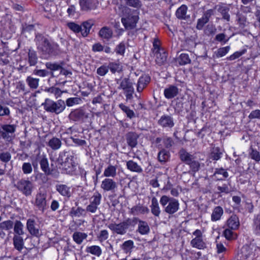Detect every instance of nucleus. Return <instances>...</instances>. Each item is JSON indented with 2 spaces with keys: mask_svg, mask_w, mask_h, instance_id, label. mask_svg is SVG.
I'll list each match as a JSON object with an SVG mask.
<instances>
[{
  "mask_svg": "<svg viewBox=\"0 0 260 260\" xmlns=\"http://www.w3.org/2000/svg\"><path fill=\"white\" fill-rule=\"evenodd\" d=\"M38 50L44 55H56L61 52L59 45L51 42L41 34H37L35 39Z\"/></svg>",
  "mask_w": 260,
  "mask_h": 260,
  "instance_id": "f257e3e1",
  "label": "nucleus"
},
{
  "mask_svg": "<svg viewBox=\"0 0 260 260\" xmlns=\"http://www.w3.org/2000/svg\"><path fill=\"white\" fill-rule=\"evenodd\" d=\"M121 14V22L125 29L134 28L139 20L138 12L124 6L122 7Z\"/></svg>",
  "mask_w": 260,
  "mask_h": 260,
  "instance_id": "f03ea898",
  "label": "nucleus"
},
{
  "mask_svg": "<svg viewBox=\"0 0 260 260\" xmlns=\"http://www.w3.org/2000/svg\"><path fill=\"white\" fill-rule=\"evenodd\" d=\"M164 211L169 215H173L179 209V203L178 200L166 195L162 196L159 201Z\"/></svg>",
  "mask_w": 260,
  "mask_h": 260,
  "instance_id": "7ed1b4c3",
  "label": "nucleus"
},
{
  "mask_svg": "<svg viewBox=\"0 0 260 260\" xmlns=\"http://www.w3.org/2000/svg\"><path fill=\"white\" fill-rule=\"evenodd\" d=\"M136 221L137 219L128 218L119 223H110L108 227L113 233L123 235L126 234L129 227H135Z\"/></svg>",
  "mask_w": 260,
  "mask_h": 260,
  "instance_id": "20e7f679",
  "label": "nucleus"
},
{
  "mask_svg": "<svg viewBox=\"0 0 260 260\" xmlns=\"http://www.w3.org/2000/svg\"><path fill=\"white\" fill-rule=\"evenodd\" d=\"M42 105L46 111L56 114L61 113L66 108L65 103L62 100L54 102L50 99H46Z\"/></svg>",
  "mask_w": 260,
  "mask_h": 260,
  "instance_id": "39448f33",
  "label": "nucleus"
},
{
  "mask_svg": "<svg viewBox=\"0 0 260 260\" xmlns=\"http://www.w3.org/2000/svg\"><path fill=\"white\" fill-rule=\"evenodd\" d=\"M259 254L260 247L254 244L245 245L241 248L240 258L241 260H253L255 255L258 256Z\"/></svg>",
  "mask_w": 260,
  "mask_h": 260,
  "instance_id": "423d86ee",
  "label": "nucleus"
},
{
  "mask_svg": "<svg viewBox=\"0 0 260 260\" xmlns=\"http://www.w3.org/2000/svg\"><path fill=\"white\" fill-rule=\"evenodd\" d=\"M74 158L73 155L69 154L67 152H63L59 154L57 162L60 165L59 168L66 170H72L75 166Z\"/></svg>",
  "mask_w": 260,
  "mask_h": 260,
  "instance_id": "0eeeda50",
  "label": "nucleus"
},
{
  "mask_svg": "<svg viewBox=\"0 0 260 260\" xmlns=\"http://www.w3.org/2000/svg\"><path fill=\"white\" fill-rule=\"evenodd\" d=\"M17 125L5 124L1 126L0 136L4 140L9 142L15 137Z\"/></svg>",
  "mask_w": 260,
  "mask_h": 260,
  "instance_id": "6e6552de",
  "label": "nucleus"
},
{
  "mask_svg": "<svg viewBox=\"0 0 260 260\" xmlns=\"http://www.w3.org/2000/svg\"><path fill=\"white\" fill-rule=\"evenodd\" d=\"M15 186L25 196H30L34 188L33 184L30 181L24 179L19 180Z\"/></svg>",
  "mask_w": 260,
  "mask_h": 260,
  "instance_id": "1a4fd4ad",
  "label": "nucleus"
},
{
  "mask_svg": "<svg viewBox=\"0 0 260 260\" xmlns=\"http://www.w3.org/2000/svg\"><path fill=\"white\" fill-rule=\"evenodd\" d=\"M101 194L98 191L94 192L90 199L89 204L86 208V211L91 213H95L98 209V206L101 204Z\"/></svg>",
  "mask_w": 260,
  "mask_h": 260,
  "instance_id": "9d476101",
  "label": "nucleus"
},
{
  "mask_svg": "<svg viewBox=\"0 0 260 260\" xmlns=\"http://www.w3.org/2000/svg\"><path fill=\"white\" fill-rule=\"evenodd\" d=\"M195 237L190 241L191 245L199 249H203L206 247V244L203 240V233L200 230H196L192 233Z\"/></svg>",
  "mask_w": 260,
  "mask_h": 260,
  "instance_id": "9b49d317",
  "label": "nucleus"
},
{
  "mask_svg": "<svg viewBox=\"0 0 260 260\" xmlns=\"http://www.w3.org/2000/svg\"><path fill=\"white\" fill-rule=\"evenodd\" d=\"M118 89H123L125 93V96L127 99H131L133 98V94L134 92V88L133 86V83L130 81L128 78H124L120 82Z\"/></svg>",
  "mask_w": 260,
  "mask_h": 260,
  "instance_id": "f8f14e48",
  "label": "nucleus"
},
{
  "mask_svg": "<svg viewBox=\"0 0 260 260\" xmlns=\"http://www.w3.org/2000/svg\"><path fill=\"white\" fill-rule=\"evenodd\" d=\"M101 188L105 192H115L118 189V183L113 179L106 178L101 183Z\"/></svg>",
  "mask_w": 260,
  "mask_h": 260,
  "instance_id": "ddd939ff",
  "label": "nucleus"
},
{
  "mask_svg": "<svg viewBox=\"0 0 260 260\" xmlns=\"http://www.w3.org/2000/svg\"><path fill=\"white\" fill-rule=\"evenodd\" d=\"M47 194L45 193L39 192L36 196L35 206L42 213H44L47 209Z\"/></svg>",
  "mask_w": 260,
  "mask_h": 260,
  "instance_id": "4468645a",
  "label": "nucleus"
},
{
  "mask_svg": "<svg viewBox=\"0 0 260 260\" xmlns=\"http://www.w3.org/2000/svg\"><path fill=\"white\" fill-rule=\"evenodd\" d=\"M214 14V9H209L203 13L202 18L198 20L196 26L197 29L198 30L202 29L205 24L209 22L210 18Z\"/></svg>",
  "mask_w": 260,
  "mask_h": 260,
  "instance_id": "2eb2a0df",
  "label": "nucleus"
},
{
  "mask_svg": "<svg viewBox=\"0 0 260 260\" xmlns=\"http://www.w3.org/2000/svg\"><path fill=\"white\" fill-rule=\"evenodd\" d=\"M88 117V114L82 109H76L71 112L69 115V119L74 121L83 122Z\"/></svg>",
  "mask_w": 260,
  "mask_h": 260,
  "instance_id": "dca6fc26",
  "label": "nucleus"
},
{
  "mask_svg": "<svg viewBox=\"0 0 260 260\" xmlns=\"http://www.w3.org/2000/svg\"><path fill=\"white\" fill-rule=\"evenodd\" d=\"M158 124L163 128H171L174 125V121L172 115L164 114L158 120Z\"/></svg>",
  "mask_w": 260,
  "mask_h": 260,
  "instance_id": "f3484780",
  "label": "nucleus"
},
{
  "mask_svg": "<svg viewBox=\"0 0 260 260\" xmlns=\"http://www.w3.org/2000/svg\"><path fill=\"white\" fill-rule=\"evenodd\" d=\"M26 228L29 233L32 236L38 237L41 235L39 225L34 219L29 218L27 220Z\"/></svg>",
  "mask_w": 260,
  "mask_h": 260,
  "instance_id": "a211bd4d",
  "label": "nucleus"
},
{
  "mask_svg": "<svg viewBox=\"0 0 260 260\" xmlns=\"http://www.w3.org/2000/svg\"><path fill=\"white\" fill-rule=\"evenodd\" d=\"M133 218L137 219L135 226L138 223L137 231L141 235H147L150 232V228L146 221L140 220L139 218L136 217H133Z\"/></svg>",
  "mask_w": 260,
  "mask_h": 260,
  "instance_id": "6ab92c4d",
  "label": "nucleus"
},
{
  "mask_svg": "<svg viewBox=\"0 0 260 260\" xmlns=\"http://www.w3.org/2000/svg\"><path fill=\"white\" fill-rule=\"evenodd\" d=\"M98 35L102 39L109 41L113 37V32L110 27L104 26L99 30Z\"/></svg>",
  "mask_w": 260,
  "mask_h": 260,
  "instance_id": "aec40b11",
  "label": "nucleus"
},
{
  "mask_svg": "<svg viewBox=\"0 0 260 260\" xmlns=\"http://www.w3.org/2000/svg\"><path fill=\"white\" fill-rule=\"evenodd\" d=\"M179 155L180 160L186 164L188 165L192 159L196 158L193 154L188 152L185 149L182 148L179 152Z\"/></svg>",
  "mask_w": 260,
  "mask_h": 260,
  "instance_id": "412c9836",
  "label": "nucleus"
},
{
  "mask_svg": "<svg viewBox=\"0 0 260 260\" xmlns=\"http://www.w3.org/2000/svg\"><path fill=\"white\" fill-rule=\"evenodd\" d=\"M126 142L129 146L131 148L135 147L138 143V135L134 132H129L126 136Z\"/></svg>",
  "mask_w": 260,
  "mask_h": 260,
  "instance_id": "4be33fe9",
  "label": "nucleus"
},
{
  "mask_svg": "<svg viewBox=\"0 0 260 260\" xmlns=\"http://www.w3.org/2000/svg\"><path fill=\"white\" fill-rule=\"evenodd\" d=\"M79 4L81 10L83 11H87L96 8V5L93 0H80Z\"/></svg>",
  "mask_w": 260,
  "mask_h": 260,
  "instance_id": "5701e85b",
  "label": "nucleus"
},
{
  "mask_svg": "<svg viewBox=\"0 0 260 260\" xmlns=\"http://www.w3.org/2000/svg\"><path fill=\"white\" fill-rule=\"evenodd\" d=\"M94 24V21L93 19H89L82 22L81 25V27H83V28H82V36L83 37H86L88 36Z\"/></svg>",
  "mask_w": 260,
  "mask_h": 260,
  "instance_id": "b1692460",
  "label": "nucleus"
},
{
  "mask_svg": "<svg viewBox=\"0 0 260 260\" xmlns=\"http://www.w3.org/2000/svg\"><path fill=\"white\" fill-rule=\"evenodd\" d=\"M178 88L174 85H170L164 90V95L166 98L170 99L174 98L178 94Z\"/></svg>",
  "mask_w": 260,
  "mask_h": 260,
  "instance_id": "393cba45",
  "label": "nucleus"
},
{
  "mask_svg": "<svg viewBox=\"0 0 260 260\" xmlns=\"http://www.w3.org/2000/svg\"><path fill=\"white\" fill-rule=\"evenodd\" d=\"M212 176L217 180H223L228 177L229 174L226 170L222 168H216Z\"/></svg>",
  "mask_w": 260,
  "mask_h": 260,
  "instance_id": "a878e982",
  "label": "nucleus"
},
{
  "mask_svg": "<svg viewBox=\"0 0 260 260\" xmlns=\"http://www.w3.org/2000/svg\"><path fill=\"white\" fill-rule=\"evenodd\" d=\"M150 81V78L149 76L146 75L142 76L139 78L137 83V91L139 92H142Z\"/></svg>",
  "mask_w": 260,
  "mask_h": 260,
  "instance_id": "bb28decb",
  "label": "nucleus"
},
{
  "mask_svg": "<svg viewBox=\"0 0 260 260\" xmlns=\"http://www.w3.org/2000/svg\"><path fill=\"white\" fill-rule=\"evenodd\" d=\"M149 212V210L148 207L141 204H138L133 207L130 211L131 213L133 215L147 214Z\"/></svg>",
  "mask_w": 260,
  "mask_h": 260,
  "instance_id": "cd10ccee",
  "label": "nucleus"
},
{
  "mask_svg": "<svg viewBox=\"0 0 260 260\" xmlns=\"http://www.w3.org/2000/svg\"><path fill=\"white\" fill-rule=\"evenodd\" d=\"M56 190L62 196L69 198L71 196V188L65 184H57Z\"/></svg>",
  "mask_w": 260,
  "mask_h": 260,
  "instance_id": "c85d7f7f",
  "label": "nucleus"
},
{
  "mask_svg": "<svg viewBox=\"0 0 260 260\" xmlns=\"http://www.w3.org/2000/svg\"><path fill=\"white\" fill-rule=\"evenodd\" d=\"M150 207L152 214L155 216L159 217L161 210L159 206L157 200L155 197L152 198L151 204Z\"/></svg>",
  "mask_w": 260,
  "mask_h": 260,
  "instance_id": "c756f323",
  "label": "nucleus"
},
{
  "mask_svg": "<svg viewBox=\"0 0 260 260\" xmlns=\"http://www.w3.org/2000/svg\"><path fill=\"white\" fill-rule=\"evenodd\" d=\"M155 61L159 65L163 64L167 61V54L164 50H160L158 49L156 51L155 53Z\"/></svg>",
  "mask_w": 260,
  "mask_h": 260,
  "instance_id": "7c9ffc66",
  "label": "nucleus"
},
{
  "mask_svg": "<svg viewBox=\"0 0 260 260\" xmlns=\"http://www.w3.org/2000/svg\"><path fill=\"white\" fill-rule=\"evenodd\" d=\"M187 7L182 5L177 9L176 12V16L179 19H187L189 18V15H187Z\"/></svg>",
  "mask_w": 260,
  "mask_h": 260,
  "instance_id": "2f4dec72",
  "label": "nucleus"
},
{
  "mask_svg": "<svg viewBox=\"0 0 260 260\" xmlns=\"http://www.w3.org/2000/svg\"><path fill=\"white\" fill-rule=\"evenodd\" d=\"M86 210L80 207L77 208H72L70 212V215L73 217H80L81 216H85L86 214Z\"/></svg>",
  "mask_w": 260,
  "mask_h": 260,
  "instance_id": "473e14b6",
  "label": "nucleus"
},
{
  "mask_svg": "<svg viewBox=\"0 0 260 260\" xmlns=\"http://www.w3.org/2000/svg\"><path fill=\"white\" fill-rule=\"evenodd\" d=\"M126 167L128 170L132 172L137 173H141L143 172V169L136 162L132 160H128L126 162Z\"/></svg>",
  "mask_w": 260,
  "mask_h": 260,
  "instance_id": "72a5a7b5",
  "label": "nucleus"
},
{
  "mask_svg": "<svg viewBox=\"0 0 260 260\" xmlns=\"http://www.w3.org/2000/svg\"><path fill=\"white\" fill-rule=\"evenodd\" d=\"M227 225L231 230L237 229L240 225V222L238 216L236 215H233L227 220Z\"/></svg>",
  "mask_w": 260,
  "mask_h": 260,
  "instance_id": "f704fd0d",
  "label": "nucleus"
},
{
  "mask_svg": "<svg viewBox=\"0 0 260 260\" xmlns=\"http://www.w3.org/2000/svg\"><path fill=\"white\" fill-rule=\"evenodd\" d=\"M214 9L217 11L222 15V18L229 21L230 20V15L229 13L230 9L225 6L217 5L215 7Z\"/></svg>",
  "mask_w": 260,
  "mask_h": 260,
  "instance_id": "c9c22d12",
  "label": "nucleus"
},
{
  "mask_svg": "<svg viewBox=\"0 0 260 260\" xmlns=\"http://www.w3.org/2000/svg\"><path fill=\"white\" fill-rule=\"evenodd\" d=\"M117 167L112 165H109L106 168H105L103 176L106 178H114L117 174Z\"/></svg>",
  "mask_w": 260,
  "mask_h": 260,
  "instance_id": "e433bc0d",
  "label": "nucleus"
},
{
  "mask_svg": "<svg viewBox=\"0 0 260 260\" xmlns=\"http://www.w3.org/2000/svg\"><path fill=\"white\" fill-rule=\"evenodd\" d=\"M62 145L61 140L55 137L51 138L47 143V146L50 147L53 150L59 149Z\"/></svg>",
  "mask_w": 260,
  "mask_h": 260,
  "instance_id": "4c0bfd02",
  "label": "nucleus"
},
{
  "mask_svg": "<svg viewBox=\"0 0 260 260\" xmlns=\"http://www.w3.org/2000/svg\"><path fill=\"white\" fill-rule=\"evenodd\" d=\"M13 240L15 248L19 251H21L24 247V241L22 237L19 235H14Z\"/></svg>",
  "mask_w": 260,
  "mask_h": 260,
  "instance_id": "58836bf2",
  "label": "nucleus"
},
{
  "mask_svg": "<svg viewBox=\"0 0 260 260\" xmlns=\"http://www.w3.org/2000/svg\"><path fill=\"white\" fill-rule=\"evenodd\" d=\"M223 213L222 208L220 206H216L213 210L211 214V220L216 221L221 218V216Z\"/></svg>",
  "mask_w": 260,
  "mask_h": 260,
  "instance_id": "ea45409f",
  "label": "nucleus"
},
{
  "mask_svg": "<svg viewBox=\"0 0 260 260\" xmlns=\"http://www.w3.org/2000/svg\"><path fill=\"white\" fill-rule=\"evenodd\" d=\"M87 237V235L86 233L76 232L73 235V239L74 241L78 244H81L84 239Z\"/></svg>",
  "mask_w": 260,
  "mask_h": 260,
  "instance_id": "a19ab883",
  "label": "nucleus"
},
{
  "mask_svg": "<svg viewBox=\"0 0 260 260\" xmlns=\"http://www.w3.org/2000/svg\"><path fill=\"white\" fill-rule=\"evenodd\" d=\"M86 252L99 257L101 255L102 251L100 246L93 245L87 247L86 249Z\"/></svg>",
  "mask_w": 260,
  "mask_h": 260,
  "instance_id": "79ce46f5",
  "label": "nucleus"
},
{
  "mask_svg": "<svg viewBox=\"0 0 260 260\" xmlns=\"http://www.w3.org/2000/svg\"><path fill=\"white\" fill-rule=\"evenodd\" d=\"M40 164L42 170L45 173V174L48 175L50 174V170L49 167V163L47 158L44 156L43 157L40 161Z\"/></svg>",
  "mask_w": 260,
  "mask_h": 260,
  "instance_id": "37998d69",
  "label": "nucleus"
},
{
  "mask_svg": "<svg viewBox=\"0 0 260 260\" xmlns=\"http://www.w3.org/2000/svg\"><path fill=\"white\" fill-rule=\"evenodd\" d=\"M177 60L180 66H184L191 62L190 57L187 53H181L177 58Z\"/></svg>",
  "mask_w": 260,
  "mask_h": 260,
  "instance_id": "c03bdc74",
  "label": "nucleus"
},
{
  "mask_svg": "<svg viewBox=\"0 0 260 260\" xmlns=\"http://www.w3.org/2000/svg\"><path fill=\"white\" fill-rule=\"evenodd\" d=\"M157 157L159 162L165 163L169 160L170 153L165 149H162L159 152Z\"/></svg>",
  "mask_w": 260,
  "mask_h": 260,
  "instance_id": "a18cd8bd",
  "label": "nucleus"
},
{
  "mask_svg": "<svg viewBox=\"0 0 260 260\" xmlns=\"http://www.w3.org/2000/svg\"><path fill=\"white\" fill-rule=\"evenodd\" d=\"M134 247V243L133 241L129 240L125 241L121 245L122 249L125 253H131Z\"/></svg>",
  "mask_w": 260,
  "mask_h": 260,
  "instance_id": "49530a36",
  "label": "nucleus"
},
{
  "mask_svg": "<svg viewBox=\"0 0 260 260\" xmlns=\"http://www.w3.org/2000/svg\"><path fill=\"white\" fill-rule=\"evenodd\" d=\"M222 155V152L218 147H213L209 155V158L212 160H217L219 159Z\"/></svg>",
  "mask_w": 260,
  "mask_h": 260,
  "instance_id": "de8ad7c7",
  "label": "nucleus"
},
{
  "mask_svg": "<svg viewBox=\"0 0 260 260\" xmlns=\"http://www.w3.org/2000/svg\"><path fill=\"white\" fill-rule=\"evenodd\" d=\"M26 82L30 88L35 89L39 86V79L28 76L26 79Z\"/></svg>",
  "mask_w": 260,
  "mask_h": 260,
  "instance_id": "09e8293b",
  "label": "nucleus"
},
{
  "mask_svg": "<svg viewBox=\"0 0 260 260\" xmlns=\"http://www.w3.org/2000/svg\"><path fill=\"white\" fill-rule=\"evenodd\" d=\"M14 231L16 235L21 236L24 234L23 231V225L22 222L19 220H16L15 222Z\"/></svg>",
  "mask_w": 260,
  "mask_h": 260,
  "instance_id": "8fccbe9b",
  "label": "nucleus"
},
{
  "mask_svg": "<svg viewBox=\"0 0 260 260\" xmlns=\"http://www.w3.org/2000/svg\"><path fill=\"white\" fill-rule=\"evenodd\" d=\"M124 4L129 7L136 9H140L142 6V3L140 0H123Z\"/></svg>",
  "mask_w": 260,
  "mask_h": 260,
  "instance_id": "3c124183",
  "label": "nucleus"
},
{
  "mask_svg": "<svg viewBox=\"0 0 260 260\" xmlns=\"http://www.w3.org/2000/svg\"><path fill=\"white\" fill-rule=\"evenodd\" d=\"M119 107L126 114L127 117L131 119L135 117V113L128 107L121 103L119 105Z\"/></svg>",
  "mask_w": 260,
  "mask_h": 260,
  "instance_id": "603ef678",
  "label": "nucleus"
},
{
  "mask_svg": "<svg viewBox=\"0 0 260 260\" xmlns=\"http://www.w3.org/2000/svg\"><path fill=\"white\" fill-rule=\"evenodd\" d=\"M28 62L30 66H35L38 61L37 53L35 51L29 50L28 53Z\"/></svg>",
  "mask_w": 260,
  "mask_h": 260,
  "instance_id": "864d4df0",
  "label": "nucleus"
},
{
  "mask_svg": "<svg viewBox=\"0 0 260 260\" xmlns=\"http://www.w3.org/2000/svg\"><path fill=\"white\" fill-rule=\"evenodd\" d=\"M253 226L255 234L260 235V214H258L254 217Z\"/></svg>",
  "mask_w": 260,
  "mask_h": 260,
  "instance_id": "5fc2aeb1",
  "label": "nucleus"
},
{
  "mask_svg": "<svg viewBox=\"0 0 260 260\" xmlns=\"http://www.w3.org/2000/svg\"><path fill=\"white\" fill-rule=\"evenodd\" d=\"M68 27L75 33L81 32L82 33L81 26L73 22H70L67 23Z\"/></svg>",
  "mask_w": 260,
  "mask_h": 260,
  "instance_id": "6e6d98bb",
  "label": "nucleus"
},
{
  "mask_svg": "<svg viewBox=\"0 0 260 260\" xmlns=\"http://www.w3.org/2000/svg\"><path fill=\"white\" fill-rule=\"evenodd\" d=\"M13 222L8 220L0 223V229L3 230L8 231L13 228Z\"/></svg>",
  "mask_w": 260,
  "mask_h": 260,
  "instance_id": "4d7b16f0",
  "label": "nucleus"
},
{
  "mask_svg": "<svg viewBox=\"0 0 260 260\" xmlns=\"http://www.w3.org/2000/svg\"><path fill=\"white\" fill-rule=\"evenodd\" d=\"M46 91L49 93L54 94L56 99L60 97L62 93H63V91H61L59 88L55 87L48 88L46 89Z\"/></svg>",
  "mask_w": 260,
  "mask_h": 260,
  "instance_id": "13d9d810",
  "label": "nucleus"
},
{
  "mask_svg": "<svg viewBox=\"0 0 260 260\" xmlns=\"http://www.w3.org/2000/svg\"><path fill=\"white\" fill-rule=\"evenodd\" d=\"M109 69L112 73L119 72L122 70L121 66L119 63L110 62L108 65Z\"/></svg>",
  "mask_w": 260,
  "mask_h": 260,
  "instance_id": "bf43d9fd",
  "label": "nucleus"
},
{
  "mask_svg": "<svg viewBox=\"0 0 260 260\" xmlns=\"http://www.w3.org/2000/svg\"><path fill=\"white\" fill-rule=\"evenodd\" d=\"M46 67L51 71H58L62 68V66L56 62H48L45 64Z\"/></svg>",
  "mask_w": 260,
  "mask_h": 260,
  "instance_id": "052dcab7",
  "label": "nucleus"
},
{
  "mask_svg": "<svg viewBox=\"0 0 260 260\" xmlns=\"http://www.w3.org/2000/svg\"><path fill=\"white\" fill-rule=\"evenodd\" d=\"M11 154L9 152H3L0 153L1 161L6 164L11 160Z\"/></svg>",
  "mask_w": 260,
  "mask_h": 260,
  "instance_id": "680f3d73",
  "label": "nucleus"
},
{
  "mask_svg": "<svg viewBox=\"0 0 260 260\" xmlns=\"http://www.w3.org/2000/svg\"><path fill=\"white\" fill-rule=\"evenodd\" d=\"M108 237L109 233L106 230H101L98 236V239L101 242L106 240Z\"/></svg>",
  "mask_w": 260,
  "mask_h": 260,
  "instance_id": "e2e57ef3",
  "label": "nucleus"
},
{
  "mask_svg": "<svg viewBox=\"0 0 260 260\" xmlns=\"http://www.w3.org/2000/svg\"><path fill=\"white\" fill-rule=\"evenodd\" d=\"M230 49V46H226L219 48L216 52V56L217 57H221L224 56L229 51Z\"/></svg>",
  "mask_w": 260,
  "mask_h": 260,
  "instance_id": "0e129e2a",
  "label": "nucleus"
},
{
  "mask_svg": "<svg viewBox=\"0 0 260 260\" xmlns=\"http://www.w3.org/2000/svg\"><path fill=\"white\" fill-rule=\"evenodd\" d=\"M188 165L192 171L194 172L198 171L200 168V162L195 160V159H192Z\"/></svg>",
  "mask_w": 260,
  "mask_h": 260,
  "instance_id": "69168bd1",
  "label": "nucleus"
},
{
  "mask_svg": "<svg viewBox=\"0 0 260 260\" xmlns=\"http://www.w3.org/2000/svg\"><path fill=\"white\" fill-rule=\"evenodd\" d=\"M22 170L24 174H30L32 171V168L29 162H24L22 166Z\"/></svg>",
  "mask_w": 260,
  "mask_h": 260,
  "instance_id": "338daca9",
  "label": "nucleus"
},
{
  "mask_svg": "<svg viewBox=\"0 0 260 260\" xmlns=\"http://www.w3.org/2000/svg\"><path fill=\"white\" fill-rule=\"evenodd\" d=\"M108 66L103 65L97 69V74L101 76H105L109 71Z\"/></svg>",
  "mask_w": 260,
  "mask_h": 260,
  "instance_id": "774afa93",
  "label": "nucleus"
}]
</instances>
